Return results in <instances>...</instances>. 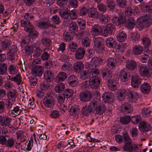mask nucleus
<instances>
[{
	"label": "nucleus",
	"instance_id": "obj_62",
	"mask_svg": "<svg viewBox=\"0 0 152 152\" xmlns=\"http://www.w3.org/2000/svg\"><path fill=\"white\" fill-rule=\"evenodd\" d=\"M22 110L20 109V107L18 106H16L13 107V109L11 110L10 111L12 113L16 115H18L21 112Z\"/></svg>",
	"mask_w": 152,
	"mask_h": 152
},
{
	"label": "nucleus",
	"instance_id": "obj_39",
	"mask_svg": "<svg viewBox=\"0 0 152 152\" xmlns=\"http://www.w3.org/2000/svg\"><path fill=\"white\" fill-rule=\"evenodd\" d=\"M11 41L8 39H5L2 40L0 42V45L2 48V49L5 50L11 45Z\"/></svg>",
	"mask_w": 152,
	"mask_h": 152
},
{
	"label": "nucleus",
	"instance_id": "obj_63",
	"mask_svg": "<svg viewBox=\"0 0 152 152\" xmlns=\"http://www.w3.org/2000/svg\"><path fill=\"white\" fill-rule=\"evenodd\" d=\"M90 40L87 37H84L82 39V45L84 47H87L90 45Z\"/></svg>",
	"mask_w": 152,
	"mask_h": 152
},
{
	"label": "nucleus",
	"instance_id": "obj_37",
	"mask_svg": "<svg viewBox=\"0 0 152 152\" xmlns=\"http://www.w3.org/2000/svg\"><path fill=\"white\" fill-rule=\"evenodd\" d=\"M108 86L109 88L111 90L113 91L117 88V83L113 79H110L107 81Z\"/></svg>",
	"mask_w": 152,
	"mask_h": 152
},
{
	"label": "nucleus",
	"instance_id": "obj_28",
	"mask_svg": "<svg viewBox=\"0 0 152 152\" xmlns=\"http://www.w3.org/2000/svg\"><path fill=\"white\" fill-rule=\"evenodd\" d=\"M102 27L98 24H95L91 28V31L94 36L100 35Z\"/></svg>",
	"mask_w": 152,
	"mask_h": 152
},
{
	"label": "nucleus",
	"instance_id": "obj_12",
	"mask_svg": "<svg viewBox=\"0 0 152 152\" xmlns=\"http://www.w3.org/2000/svg\"><path fill=\"white\" fill-rule=\"evenodd\" d=\"M151 126L148 122L142 121L139 124V129L142 132H146L151 130Z\"/></svg>",
	"mask_w": 152,
	"mask_h": 152
},
{
	"label": "nucleus",
	"instance_id": "obj_14",
	"mask_svg": "<svg viewBox=\"0 0 152 152\" xmlns=\"http://www.w3.org/2000/svg\"><path fill=\"white\" fill-rule=\"evenodd\" d=\"M141 40L142 43L143 44L145 51L148 52L149 47L150 46L151 41L150 39L146 36H143L141 38Z\"/></svg>",
	"mask_w": 152,
	"mask_h": 152
},
{
	"label": "nucleus",
	"instance_id": "obj_57",
	"mask_svg": "<svg viewBox=\"0 0 152 152\" xmlns=\"http://www.w3.org/2000/svg\"><path fill=\"white\" fill-rule=\"evenodd\" d=\"M24 48L25 53L27 55H29L32 54L34 51L33 47L31 45H28Z\"/></svg>",
	"mask_w": 152,
	"mask_h": 152
},
{
	"label": "nucleus",
	"instance_id": "obj_1",
	"mask_svg": "<svg viewBox=\"0 0 152 152\" xmlns=\"http://www.w3.org/2000/svg\"><path fill=\"white\" fill-rule=\"evenodd\" d=\"M93 113L101 115L106 110L105 105L101 103L99 99H96L91 100Z\"/></svg>",
	"mask_w": 152,
	"mask_h": 152
},
{
	"label": "nucleus",
	"instance_id": "obj_25",
	"mask_svg": "<svg viewBox=\"0 0 152 152\" xmlns=\"http://www.w3.org/2000/svg\"><path fill=\"white\" fill-rule=\"evenodd\" d=\"M69 110V112L70 115L74 117H75L77 115L80 111L79 107L77 105L72 106Z\"/></svg>",
	"mask_w": 152,
	"mask_h": 152
},
{
	"label": "nucleus",
	"instance_id": "obj_3",
	"mask_svg": "<svg viewBox=\"0 0 152 152\" xmlns=\"http://www.w3.org/2000/svg\"><path fill=\"white\" fill-rule=\"evenodd\" d=\"M127 96L128 101L130 103H135L139 98L138 94L133 91L132 89L127 90Z\"/></svg>",
	"mask_w": 152,
	"mask_h": 152
},
{
	"label": "nucleus",
	"instance_id": "obj_56",
	"mask_svg": "<svg viewBox=\"0 0 152 152\" xmlns=\"http://www.w3.org/2000/svg\"><path fill=\"white\" fill-rule=\"evenodd\" d=\"M117 5L120 7L125 8L127 5V0H116Z\"/></svg>",
	"mask_w": 152,
	"mask_h": 152
},
{
	"label": "nucleus",
	"instance_id": "obj_20",
	"mask_svg": "<svg viewBox=\"0 0 152 152\" xmlns=\"http://www.w3.org/2000/svg\"><path fill=\"white\" fill-rule=\"evenodd\" d=\"M85 53V50L83 48H79L75 51V57L77 60H81L84 57Z\"/></svg>",
	"mask_w": 152,
	"mask_h": 152
},
{
	"label": "nucleus",
	"instance_id": "obj_22",
	"mask_svg": "<svg viewBox=\"0 0 152 152\" xmlns=\"http://www.w3.org/2000/svg\"><path fill=\"white\" fill-rule=\"evenodd\" d=\"M102 23L106 24L110 22V18L108 14H99L98 18Z\"/></svg>",
	"mask_w": 152,
	"mask_h": 152
},
{
	"label": "nucleus",
	"instance_id": "obj_17",
	"mask_svg": "<svg viewBox=\"0 0 152 152\" xmlns=\"http://www.w3.org/2000/svg\"><path fill=\"white\" fill-rule=\"evenodd\" d=\"M91 101V102L88 106L85 105L84 107L82 108L81 110V112L83 115L85 116L88 115L91 113L93 112Z\"/></svg>",
	"mask_w": 152,
	"mask_h": 152
},
{
	"label": "nucleus",
	"instance_id": "obj_2",
	"mask_svg": "<svg viewBox=\"0 0 152 152\" xmlns=\"http://www.w3.org/2000/svg\"><path fill=\"white\" fill-rule=\"evenodd\" d=\"M152 23V19L148 16H142L137 20V23L141 29L149 27Z\"/></svg>",
	"mask_w": 152,
	"mask_h": 152
},
{
	"label": "nucleus",
	"instance_id": "obj_58",
	"mask_svg": "<svg viewBox=\"0 0 152 152\" xmlns=\"http://www.w3.org/2000/svg\"><path fill=\"white\" fill-rule=\"evenodd\" d=\"M2 14L3 16L6 17L9 14V12L6 10H5L4 6L1 3H0V15Z\"/></svg>",
	"mask_w": 152,
	"mask_h": 152
},
{
	"label": "nucleus",
	"instance_id": "obj_43",
	"mask_svg": "<svg viewBox=\"0 0 152 152\" xmlns=\"http://www.w3.org/2000/svg\"><path fill=\"white\" fill-rule=\"evenodd\" d=\"M67 77L66 73L64 72H59L57 75L56 79L59 82H62L65 80Z\"/></svg>",
	"mask_w": 152,
	"mask_h": 152
},
{
	"label": "nucleus",
	"instance_id": "obj_53",
	"mask_svg": "<svg viewBox=\"0 0 152 152\" xmlns=\"http://www.w3.org/2000/svg\"><path fill=\"white\" fill-rule=\"evenodd\" d=\"M65 88V85L62 83L58 84L55 87V91L58 93L62 92Z\"/></svg>",
	"mask_w": 152,
	"mask_h": 152
},
{
	"label": "nucleus",
	"instance_id": "obj_7",
	"mask_svg": "<svg viewBox=\"0 0 152 152\" xmlns=\"http://www.w3.org/2000/svg\"><path fill=\"white\" fill-rule=\"evenodd\" d=\"M126 20L125 16L123 14H121L118 17L114 16L113 18L112 22L117 26H122L125 23Z\"/></svg>",
	"mask_w": 152,
	"mask_h": 152
},
{
	"label": "nucleus",
	"instance_id": "obj_51",
	"mask_svg": "<svg viewBox=\"0 0 152 152\" xmlns=\"http://www.w3.org/2000/svg\"><path fill=\"white\" fill-rule=\"evenodd\" d=\"M126 34L125 32L123 31L119 32L117 36L118 40L121 42L124 41L126 39Z\"/></svg>",
	"mask_w": 152,
	"mask_h": 152
},
{
	"label": "nucleus",
	"instance_id": "obj_13",
	"mask_svg": "<svg viewBox=\"0 0 152 152\" xmlns=\"http://www.w3.org/2000/svg\"><path fill=\"white\" fill-rule=\"evenodd\" d=\"M44 69L41 66L39 65L34 66L32 69V73L35 77L41 76L44 72Z\"/></svg>",
	"mask_w": 152,
	"mask_h": 152
},
{
	"label": "nucleus",
	"instance_id": "obj_33",
	"mask_svg": "<svg viewBox=\"0 0 152 152\" xmlns=\"http://www.w3.org/2000/svg\"><path fill=\"white\" fill-rule=\"evenodd\" d=\"M143 47L140 45L135 46L132 49V53L135 55H139L141 54L143 51Z\"/></svg>",
	"mask_w": 152,
	"mask_h": 152
},
{
	"label": "nucleus",
	"instance_id": "obj_26",
	"mask_svg": "<svg viewBox=\"0 0 152 152\" xmlns=\"http://www.w3.org/2000/svg\"><path fill=\"white\" fill-rule=\"evenodd\" d=\"M141 91L144 94H147L149 92L151 89V86L147 83H142L140 87Z\"/></svg>",
	"mask_w": 152,
	"mask_h": 152
},
{
	"label": "nucleus",
	"instance_id": "obj_48",
	"mask_svg": "<svg viewBox=\"0 0 152 152\" xmlns=\"http://www.w3.org/2000/svg\"><path fill=\"white\" fill-rule=\"evenodd\" d=\"M103 61L104 60L101 58L95 56L92 58L91 62L94 66H96L99 63H101V62L103 63Z\"/></svg>",
	"mask_w": 152,
	"mask_h": 152
},
{
	"label": "nucleus",
	"instance_id": "obj_36",
	"mask_svg": "<svg viewBox=\"0 0 152 152\" xmlns=\"http://www.w3.org/2000/svg\"><path fill=\"white\" fill-rule=\"evenodd\" d=\"M16 91L15 89H11L7 93V98L9 99L14 101L16 97Z\"/></svg>",
	"mask_w": 152,
	"mask_h": 152
},
{
	"label": "nucleus",
	"instance_id": "obj_50",
	"mask_svg": "<svg viewBox=\"0 0 152 152\" xmlns=\"http://www.w3.org/2000/svg\"><path fill=\"white\" fill-rule=\"evenodd\" d=\"M69 50H70L73 53L75 52L78 48V45L75 42H70L68 45Z\"/></svg>",
	"mask_w": 152,
	"mask_h": 152
},
{
	"label": "nucleus",
	"instance_id": "obj_30",
	"mask_svg": "<svg viewBox=\"0 0 152 152\" xmlns=\"http://www.w3.org/2000/svg\"><path fill=\"white\" fill-rule=\"evenodd\" d=\"M139 70L141 75L149 77L150 75L148 71V69L143 66H140L139 67Z\"/></svg>",
	"mask_w": 152,
	"mask_h": 152
},
{
	"label": "nucleus",
	"instance_id": "obj_32",
	"mask_svg": "<svg viewBox=\"0 0 152 152\" xmlns=\"http://www.w3.org/2000/svg\"><path fill=\"white\" fill-rule=\"evenodd\" d=\"M44 78L46 81L51 82L54 78L52 72L50 70L45 71L44 73Z\"/></svg>",
	"mask_w": 152,
	"mask_h": 152
},
{
	"label": "nucleus",
	"instance_id": "obj_16",
	"mask_svg": "<svg viewBox=\"0 0 152 152\" xmlns=\"http://www.w3.org/2000/svg\"><path fill=\"white\" fill-rule=\"evenodd\" d=\"M120 110L122 113L127 114L131 113L133 109L132 107L130 104L128 103H125L121 105Z\"/></svg>",
	"mask_w": 152,
	"mask_h": 152
},
{
	"label": "nucleus",
	"instance_id": "obj_5",
	"mask_svg": "<svg viewBox=\"0 0 152 152\" xmlns=\"http://www.w3.org/2000/svg\"><path fill=\"white\" fill-rule=\"evenodd\" d=\"M92 93L88 91H84L80 93L79 97L80 100L83 102L89 101L91 99Z\"/></svg>",
	"mask_w": 152,
	"mask_h": 152
},
{
	"label": "nucleus",
	"instance_id": "obj_31",
	"mask_svg": "<svg viewBox=\"0 0 152 152\" xmlns=\"http://www.w3.org/2000/svg\"><path fill=\"white\" fill-rule=\"evenodd\" d=\"M12 118H9L8 116H4L1 122V125L3 126H7L10 127L11 126L10 123Z\"/></svg>",
	"mask_w": 152,
	"mask_h": 152
},
{
	"label": "nucleus",
	"instance_id": "obj_45",
	"mask_svg": "<svg viewBox=\"0 0 152 152\" xmlns=\"http://www.w3.org/2000/svg\"><path fill=\"white\" fill-rule=\"evenodd\" d=\"M63 37L65 41H69L73 39V35L72 32H64L63 34Z\"/></svg>",
	"mask_w": 152,
	"mask_h": 152
},
{
	"label": "nucleus",
	"instance_id": "obj_23",
	"mask_svg": "<svg viewBox=\"0 0 152 152\" xmlns=\"http://www.w3.org/2000/svg\"><path fill=\"white\" fill-rule=\"evenodd\" d=\"M38 26L39 28L45 29L50 27H53L54 28L56 27V26H54L53 24H50L49 22L46 21L38 22Z\"/></svg>",
	"mask_w": 152,
	"mask_h": 152
},
{
	"label": "nucleus",
	"instance_id": "obj_64",
	"mask_svg": "<svg viewBox=\"0 0 152 152\" xmlns=\"http://www.w3.org/2000/svg\"><path fill=\"white\" fill-rule=\"evenodd\" d=\"M48 82L46 80L42 82L40 84L41 89L43 90H45L48 89L50 87Z\"/></svg>",
	"mask_w": 152,
	"mask_h": 152
},
{
	"label": "nucleus",
	"instance_id": "obj_44",
	"mask_svg": "<svg viewBox=\"0 0 152 152\" xmlns=\"http://www.w3.org/2000/svg\"><path fill=\"white\" fill-rule=\"evenodd\" d=\"M90 73L88 70H83L81 72L80 77L81 79L86 80L90 76Z\"/></svg>",
	"mask_w": 152,
	"mask_h": 152
},
{
	"label": "nucleus",
	"instance_id": "obj_41",
	"mask_svg": "<svg viewBox=\"0 0 152 152\" xmlns=\"http://www.w3.org/2000/svg\"><path fill=\"white\" fill-rule=\"evenodd\" d=\"M106 5L110 11L113 12L116 5L113 0H106Z\"/></svg>",
	"mask_w": 152,
	"mask_h": 152
},
{
	"label": "nucleus",
	"instance_id": "obj_59",
	"mask_svg": "<svg viewBox=\"0 0 152 152\" xmlns=\"http://www.w3.org/2000/svg\"><path fill=\"white\" fill-rule=\"evenodd\" d=\"M141 117L137 115L132 117L131 118V121L134 124H137L141 121Z\"/></svg>",
	"mask_w": 152,
	"mask_h": 152
},
{
	"label": "nucleus",
	"instance_id": "obj_8",
	"mask_svg": "<svg viewBox=\"0 0 152 152\" xmlns=\"http://www.w3.org/2000/svg\"><path fill=\"white\" fill-rule=\"evenodd\" d=\"M103 100L108 103L113 102L115 99L113 94L110 91L105 92L102 95Z\"/></svg>",
	"mask_w": 152,
	"mask_h": 152
},
{
	"label": "nucleus",
	"instance_id": "obj_18",
	"mask_svg": "<svg viewBox=\"0 0 152 152\" xmlns=\"http://www.w3.org/2000/svg\"><path fill=\"white\" fill-rule=\"evenodd\" d=\"M77 78L75 75H71L68 78V82L69 85L72 87H76L78 83Z\"/></svg>",
	"mask_w": 152,
	"mask_h": 152
},
{
	"label": "nucleus",
	"instance_id": "obj_9",
	"mask_svg": "<svg viewBox=\"0 0 152 152\" xmlns=\"http://www.w3.org/2000/svg\"><path fill=\"white\" fill-rule=\"evenodd\" d=\"M131 83L132 86L135 88L140 87L142 83V80L139 76L136 75L132 76Z\"/></svg>",
	"mask_w": 152,
	"mask_h": 152
},
{
	"label": "nucleus",
	"instance_id": "obj_6",
	"mask_svg": "<svg viewBox=\"0 0 152 152\" xmlns=\"http://www.w3.org/2000/svg\"><path fill=\"white\" fill-rule=\"evenodd\" d=\"M44 104L46 107L52 109L53 108L52 106L54 103V99L52 96L50 95H48L45 96L43 100Z\"/></svg>",
	"mask_w": 152,
	"mask_h": 152
},
{
	"label": "nucleus",
	"instance_id": "obj_27",
	"mask_svg": "<svg viewBox=\"0 0 152 152\" xmlns=\"http://www.w3.org/2000/svg\"><path fill=\"white\" fill-rule=\"evenodd\" d=\"M84 67V64L82 62L77 61L74 65V71L75 72L79 73L83 69Z\"/></svg>",
	"mask_w": 152,
	"mask_h": 152
},
{
	"label": "nucleus",
	"instance_id": "obj_61",
	"mask_svg": "<svg viewBox=\"0 0 152 152\" xmlns=\"http://www.w3.org/2000/svg\"><path fill=\"white\" fill-rule=\"evenodd\" d=\"M69 30L72 31H77L78 30V26L75 22L71 23L69 25Z\"/></svg>",
	"mask_w": 152,
	"mask_h": 152
},
{
	"label": "nucleus",
	"instance_id": "obj_42",
	"mask_svg": "<svg viewBox=\"0 0 152 152\" xmlns=\"http://www.w3.org/2000/svg\"><path fill=\"white\" fill-rule=\"evenodd\" d=\"M10 80L14 82L18 85L23 83V81L21 80L20 75L19 74H18L13 77H11Z\"/></svg>",
	"mask_w": 152,
	"mask_h": 152
},
{
	"label": "nucleus",
	"instance_id": "obj_29",
	"mask_svg": "<svg viewBox=\"0 0 152 152\" xmlns=\"http://www.w3.org/2000/svg\"><path fill=\"white\" fill-rule=\"evenodd\" d=\"M70 10L66 7H63L60 10L59 12L60 15L62 18L65 19H68L69 16Z\"/></svg>",
	"mask_w": 152,
	"mask_h": 152
},
{
	"label": "nucleus",
	"instance_id": "obj_46",
	"mask_svg": "<svg viewBox=\"0 0 152 152\" xmlns=\"http://www.w3.org/2000/svg\"><path fill=\"white\" fill-rule=\"evenodd\" d=\"M17 138L20 140L21 142H23L25 141L26 137L24 135V133L20 130H18L16 132Z\"/></svg>",
	"mask_w": 152,
	"mask_h": 152
},
{
	"label": "nucleus",
	"instance_id": "obj_52",
	"mask_svg": "<svg viewBox=\"0 0 152 152\" xmlns=\"http://www.w3.org/2000/svg\"><path fill=\"white\" fill-rule=\"evenodd\" d=\"M120 121L123 124H127L131 121V117L130 116L124 115V117H121L120 118Z\"/></svg>",
	"mask_w": 152,
	"mask_h": 152
},
{
	"label": "nucleus",
	"instance_id": "obj_34",
	"mask_svg": "<svg viewBox=\"0 0 152 152\" xmlns=\"http://www.w3.org/2000/svg\"><path fill=\"white\" fill-rule=\"evenodd\" d=\"M126 67L131 70L135 69L137 67V64L135 61L132 60H128L126 61Z\"/></svg>",
	"mask_w": 152,
	"mask_h": 152
},
{
	"label": "nucleus",
	"instance_id": "obj_10",
	"mask_svg": "<svg viewBox=\"0 0 152 152\" xmlns=\"http://www.w3.org/2000/svg\"><path fill=\"white\" fill-rule=\"evenodd\" d=\"M94 45L102 52L104 50V39L102 37H97L94 39Z\"/></svg>",
	"mask_w": 152,
	"mask_h": 152
},
{
	"label": "nucleus",
	"instance_id": "obj_47",
	"mask_svg": "<svg viewBox=\"0 0 152 152\" xmlns=\"http://www.w3.org/2000/svg\"><path fill=\"white\" fill-rule=\"evenodd\" d=\"M72 90L70 89H66L63 93V95L64 98H69L71 97L73 94Z\"/></svg>",
	"mask_w": 152,
	"mask_h": 152
},
{
	"label": "nucleus",
	"instance_id": "obj_40",
	"mask_svg": "<svg viewBox=\"0 0 152 152\" xmlns=\"http://www.w3.org/2000/svg\"><path fill=\"white\" fill-rule=\"evenodd\" d=\"M107 66L109 68L113 69L116 66V61L114 58L110 57L107 59Z\"/></svg>",
	"mask_w": 152,
	"mask_h": 152
},
{
	"label": "nucleus",
	"instance_id": "obj_60",
	"mask_svg": "<svg viewBox=\"0 0 152 152\" xmlns=\"http://www.w3.org/2000/svg\"><path fill=\"white\" fill-rule=\"evenodd\" d=\"M8 70L10 73L12 75H15L17 73L18 70L15 66L12 65H10Z\"/></svg>",
	"mask_w": 152,
	"mask_h": 152
},
{
	"label": "nucleus",
	"instance_id": "obj_55",
	"mask_svg": "<svg viewBox=\"0 0 152 152\" xmlns=\"http://www.w3.org/2000/svg\"><path fill=\"white\" fill-rule=\"evenodd\" d=\"M7 66L6 64L1 63L0 64V75L5 74L7 71Z\"/></svg>",
	"mask_w": 152,
	"mask_h": 152
},
{
	"label": "nucleus",
	"instance_id": "obj_38",
	"mask_svg": "<svg viewBox=\"0 0 152 152\" xmlns=\"http://www.w3.org/2000/svg\"><path fill=\"white\" fill-rule=\"evenodd\" d=\"M116 43L115 39L111 37L107 38L105 42L106 45L108 47L113 48L116 45Z\"/></svg>",
	"mask_w": 152,
	"mask_h": 152
},
{
	"label": "nucleus",
	"instance_id": "obj_4",
	"mask_svg": "<svg viewBox=\"0 0 152 152\" xmlns=\"http://www.w3.org/2000/svg\"><path fill=\"white\" fill-rule=\"evenodd\" d=\"M89 85L91 88L96 89L98 88L100 84V79L98 77L93 76L91 77L88 80Z\"/></svg>",
	"mask_w": 152,
	"mask_h": 152
},
{
	"label": "nucleus",
	"instance_id": "obj_54",
	"mask_svg": "<svg viewBox=\"0 0 152 152\" xmlns=\"http://www.w3.org/2000/svg\"><path fill=\"white\" fill-rule=\"evenodd\" d=\"M124 150L125 151L132 152L133 151V147L131 142H126L123 147Z\"/></svg>",
	"mask_w": 152,
	"mask_h": 152
},
{
	"label": "nucleus",
	"instance_id": "obj_24",
	"mask_svg": "<svg viewBox=\"0 0 152 152\" xmlns=\"http://www.w3.org/2000/svg\"><path fill=\"white\" fill-rule=\"evenodd\" d=\"M127 91L124 89H121L118 90L117 92V98L119 101L123 100L125 98Z\"/></svg>",
	"mask_w": 152,
	"mask_h": 152
},
{
	"label": "nucleus",
	"instance_id": "obj_21",
	"mask_svg": "<svg viewBox=\"0 0 152 152\" xmlns=\"http://www.w3.org/2000/svg\"><path fill=\"white\" fill-rule=\"evenodd\" d=\"M126 27L129 29H132L135 26L136 20L133 18L130 17L126 20Z\"/></svg>",
	"mask_w": 152,
	"mask_h": 152
},
{
	"label": "nucleus",
	"instance_id": "obj_15",
	"mask_svg": "<svg viewBox=\"0 0 152 152\" xmlns=\"http://www.w3.org/2000/svg\"><path fill=\"white\" fill-rule=\"evenodd\" d=\"M16 48H9L8 51L7 53V57L9 60H11L12 62H14L16 59H17Z\"/></svg>",
	"mask_w": 152,
	"mask_h": 152
},
{
	"label": "nucleus",
	"instance_id": "obj_49",
	"mask_svg": "<svg viewBox=\"0 0 152 152\" xmlns=\"http://www.w3.org/2000/svg\"><path fill=\"white\" fill-rule=\"evenodd\" d=\"M77 22L80 29L83 30L85 28L86 26V22L84 19L79 18L78 19Z\"/></svg>",
	"mask_w": 152,
	"mask_h": 152
},
{
	"label": "nucleus",
	"instance_id": "obj_11",
	"mask_svg": "<svg viewBox=\"0 0 152 152\" xmlns=\"http://www.w3.org/2000/svg\"><path fill=\"white\" fill-rule=\"evenodd\" d=\"M130 76V73L126 69H123L120 72V77L122 82H125L127 81Z\"/></svg>",
	"mask_w": 152,
	"mask_h": 152
},
{
	"label": "nucleus",
	"instance_id": "obj_35",
	"mask_svg": "<svg viewBox=\"0 0 152 152\" xmlns=\"http://www.w3.org/2000/svg\"><path fill=\"white\" fill-rule=\"evenodd\" d=\"M30 37L28 36H26L22 37L21 38L20 42L21 47L23 48L27 46L28 45V42L30 41Z\"/></svg>",
	"mask_w": 152,
	"mask_h": 152
},
{
	"label": "nucleus",
	"instance_id": "obj_19",
	"mask_svg": "<svg viewBox=\"0 0 152 152\" xmlns=\"http://www.w3.org/2000/svg\"><path fill=\"white\" fill-rule=\"evenodd\" d=\"M99 15L98 12L96 8L92 7L88 9V15L89 18L93 19L98 18Z\"/></svg>",
	"mask_w": 152,
	"mask_h": 152
}]
</instances>
